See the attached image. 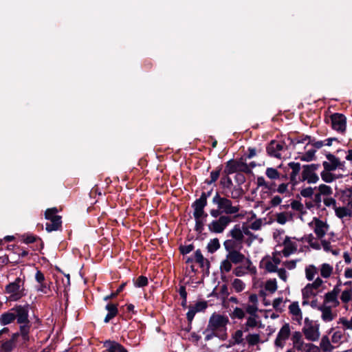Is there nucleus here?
Returning a JSON list of instances; mask_svg holds the SVG:
<instances>
[{
  "instance_id": "27",
  "label": "nucleus",
  "mask_w": 352,
  "mask_h": 352,
  "mask_svg": "<svg viewBox=\"0 0 352 352\" xmlns=\"http://www.w3.org/2000/svg\"><path fill=\"white\" fill-rule=\"evenodd\" d=\"M289 312L292 315V320L300 324L302 315L298 302H294L289 306Z\"/></svg>"
},
{
  "instance_id": "17",
  "label": "nucleus",
  "mask_w": 352,
  "mask_h": 352,
  "mask_svg": "<svg viewBox=\"0 0 352 352\" xmlns=\"http://www.w3.org/2000/svg\"><path fill=\"white\" fill-rule=\"evenodd\" d=\"M309 226L313 228L318 238H322L328 230L329 226L324 221L314 218Z\"/></svg>"
},
{
  "instance_id": "19",
  "label": "nucleus",
  "mask_w": 352,
  "mask_h": 352,
  "mask_svg": "<svg viewBox=\"0 0 352 352\" xmlns=\"http://www.w3.org/2000/svg\"><path fill=\"white\" fill-rule=\"evenodd\" d=\"M327 162H323L324 168L326 170H334L337 168H342L344 163L332 154L327 155Z\"/></svg>"
},
{
  "instance_id": "32",
  "label": "nucleus",
  "mask_w": 352,
  "mask_h": 352,
  "mask_svg": "<svg viewBox=\"0 0 352 352\" xmlns=\"http://www.w3.org/2000/svg\"><path fill=\"white\" fill-rule=\"evenodd\" d=\"M319 324L309 322V340L315 341L320 337Z\"/></svg>"
},
{
  "instance_id": "50",
  "label": "nucleus",
  "mask_w": 352,
  "mask_h": 352,
  "mask_svg": "<svg viewBox=\"0 0 352 352\" xmlns=\"http://www.w3.org/2000/svg\"><path fill=\"white\" fill-rule=\"evenodd\" d=\"M321 247H322L323 250L325 252H331L333 255H336V256L339 254V251L338 250L331 249L330 243H329L326 241H322L321 242Z\"/></svg>"
},
{
  "instance_id": "21",
  "label": "nucleus",
  "mask_w": 352,
  "mask_h": 352,
  "mask_svg": "<svg viewBox=\"0 0 352 352\" xmlns=\"http://www.w3.org/2000/svg\"><path fill=\"white\" fill-rule=\"evenodd\" d=\"M294 347L298 351L308 352V345L302 340V333L299 331H295L292 337Z\"/></svg>"
},
{
  "instance_id": "47",
  "label": "nucleus",
  "mask_w": 352,
  "mask_h": 352,
  "mask_svg": "<svg viewBox=\"0 0 352 352\" xmlns=\"http://www.w3.org/2000/svg\"><path fill=\"white\" fill-rule=\"evenodd\" d=\"M195 219V229L199 233H201L204 229V224L206 221V218H199Z\"/></svg>"
},
{
  "instance_id": "5",
  "label": "nucleus",
  "mask_w": 352,
  "mask_h": 352,
  "mask_svg": "<svg viewBox=\"0 0 352 352\" xmlns=\"http://www.w3.org/2000/svg\"><path fill=\"white\" fill-rule=\"evenodd\" d=\"M212 203L217 206V208L221 210L224 215L235 214L239 212L240 206L239 204H233L232 201L224 197L220 196L217 192L212 198Z\"/></svg>"
},
{
  "instance_id": "55",
  "label": "nucleus",
  "mask_w": 352,
  "mask_h": 352,
  "mask_svg": "<svg viewBox=\"0 0 352 352\" xmlns=\"http://www.w3.org/2000/svg\"><path fill=\"white\" fill-rule=\"evenodd\" d=\"M342 336H343V335L341 331H336L333 333V334L331 337V342L333 344H338L340 342V341L342 338Z\"/></svg>"
},
{
  "instance_id": "9",
  "label": "nucleus",
  "mask_w": 352,
  "mask_h": 352,
  "mask_svg": "<svg viewBox=\"0 0 352 352\" xmlns=\"http://www.w3.org/2000/svg\"><path fill=\"white\" fill-rule=\"evenodd\" d=\"M232 221L230 216L221 215L217 219L212 221L208 228L210 232L216 234L223 232L228 226Z\"/></svg>"
},
{
  "instance_id": "6",
  "label": "nucleus",
  "mask_w": 352,
  "mask_h": 352,
  "mask_svg": "<svg viewBox=\"0 0 352 352\" xmlns=\"http://www.w3.org/2000/svg\"><path fill=\"white\" fill-rule=\"evenodd\" d=\"M288 165L292 169L290 179L293 185L308 179V165H301L299 162H294L289 163Z\"/></svg>"
},
{
  "instance_id": "16",
  "label": "nucleus",
  "mask_w": 352,
  "mask_h": 352,
  "mask_svg": "<svg viewBox=\"0 0 352 352\" xmlns=\"http://www.w3.org/2000/svg\"><path fill=\"white\" fill-rule=\"evenodd\" d=\"M315 191L316 189L309 188V198L313 199L317 204L321 202L322 195L326 196L332 193L331 188L325 184L320 185L318 190L316 192Z\"/></svg>"
},
{
  "instance_id": "20",
  "label": "nucleus",
  "mask_w": 352,
  "mask_h": 352,
  "mask_svg": "<svg viewBox=\"0 0 352 352\" xmlns=\"http://www.w3.org/2000/svg\"><path fill=\"white\" fill-rule=\"evenodd\" d=\"M20 342L21 344L25 343L22 342L21 333L18 332L14 333L10 340L6 341L2 344V349L4 352H10L15 346L16 344Z\"/></svg>"
},
{
  "instance_id": "49",
  "label": "nucleus",
  "mask_w": 352,
  "mask_h": 352,
  "mask_svg": "<svg viewBox=\"0 0 352 352\" xmlns=\"http://www.w3.org/2000/svg\"><path fill=\"white\" fill-rule=\"evenodd\" d=\"M338 323L342 324L346 329L352 330V317L349 320L344 317L340 318Z\"/></svg>"
},
{
  "instance_id": "14",
  "label": "nucleus",
  "mask_w": 352,
  "mask_h": 352,
  "mask_svg": "<svg viewBox=\"0 0 352 352\" xmlns=\"http://www.w3.org/2000/svg\"><path fill=\"white\" fill-rule=\"evenodd\" d=\"M233 274L236 276H243L247 274L256 275V268L253 265L251 260H247L246 262L241 263V265L236 267L233 270Z\"/></svg>"
},
{
  "instance_id": "45",
  "label": "nucleus",
  "mask_w": 352,
  "mask_h": 352,
  "mask_svg": "<svg viewBox=\"0 0 352 352\" xmlns=\"http://www.w3.org/2000/svg\"><path fill=\"white\" fill-rule=\"evenodd\" d=\"M232 286L236 292H241L245 289V283L239 278H235L232 283Z\"/></svg>"
},
{
  "instance_id": "13",
  "label": "nucleus",
  "mask_w": 352,
  "mask_h": 352,
  "mask_svg": "<svg viewBox=\"0 0 352 352\" xmlns=\"http://www.w3.org/2000/svg\"><path fill=\"white\" fill-rule=\"evenodd\" d=\"M250 170L248 164L240 159L239 160H230L227 162L225 168V173L230 175L236 172H248Z\"/></svg>"
},
{
  "instance_id": "7",
  "label": "nucleus",
  "mask_w": 352,
  "mask_h": 352,
  "mask_svg": "<svg viewBox=\"0 0 352 352\" xmlns=\"http://www.w3.org/2000/svg\"><path fill=\"white\" fill-rule=\"evenodd\" d=\"M307 239L286 237L283 241L284 249L282 253L285 256H288L297 250L304 251L302 244Z\"/></svg>"
},
{
  "instance_id": "2",
  "label": "nucleus",
  "mask_w": 352,
  "mask_h": 352,
  "mask_svg": "<svg viewBox=\"0 0 352 352\" xmlns=\"http://www.w3.org/2000/svg\"><path fill=\"white\" fill-rule=\"evenodd\" d=\"M25 281V276L21 274L5 287L4 292L8 302L18 301L26 295Z\"/></svg>"
},
{
  "instance_id": "57",
  "label": "nucleus",
  "mask_w": 352,
  "mask_h": 352,
  "mask_svg": "<svg viewBox=\"0 0 352 352\" xmlns=\"http://www.w3.org/2000/svg\"><path fill=\"white\" fill-rule=\"evenodd\" d=\"M323 201L327 206H329V207L332 206L334 210H335L336 208H337L336 201L331 197L324 198Z\"/></svg>"
},
{
  "instance_id": "28",
  "label": "nucleus",
  "mask_w": 352,
  "mask_h": 352,
  "mask_svg": "<svg viewBox=\"0 0 352 352\" xmlns=\"http://www.w3.org/2000/svg\"><path fill=\"white\" fill-rule=\"evenodd\" d=\"M226 256L234 264H241L246 262L247 260H250L242 254L240 250L228 252Z\"/></svg>"
},
{
  "instance_id": "54",
  "label": "nucleus",
  "mask_w": 352,
  "mask_h": 352,
  "mask_svg": "<svg viewBox=\"0 0 352 352\" xmlns=\"http://www.w3.org/2000/svg\"><path fill=\"white\" fill-rule=\"evenodd\" d=\"M329 170L323 171L321 173L322 179L326 182H331L334 180L335 177L331 173L329 172Z\"/></svg>"
},
{
  "instance_id": "37",
  "label": "nucleus",
  "mask_w": 352,
  "mask_h": 352,
  "mask_svg": "<svg viewBox=\"0 0 352 352\" xmlns=\"http://www.w3.org/2000/svg\"><path fill=\"white\" fill-rule=\"evenodd\" d=\"M245 339L249 346H254L261 342V336L258 333H249Z\"/></svg>"
},
{
  "instance_id": "22",
  "label": "nucleus",
  "mask_w": 352,
  "mask_h": 352,
  "mask_svg": "<svg viewBox=\"0 0 352 352\" xmlns=\"http://www.w3.org/2000/svg\"><path fill=\"white\" fill-rule=\"evenodd\" d=\"M321 312V318L325 322H329L337 317V313L333 312L330 306L321 305L318 307Z\"/></svg>"
},
{
  "instance_id": "59",
  "label": "nucleus",
  "mask_w": 352,
  "mask_h": 352,
  "mask_svg": "<svg viewBox=\"0 0 352 352\" xmlns=\"http://www.w3.org/2000/svg\"><path fill=\"white\" fill-rule=\"evenodd\" d=\"M338 298L337 296L331 294L330 292H327L324 295V302L325 303H331Z\"/></svg>"
},
{
  "instance_id": "33",
  "label": "nucleus",
  "mask_w": 352,
  "mask_h": 352,
  "mask_svg": "<svg viewBox=\"0 0 352 352\" xmlns=\"http://www.w3.org/2000/svg\"><path fill=\"white\" fill-rule=\"evenodd\" d=\"M106 309L108 311V314L104 318V322H109L112 318H113L118 314L117 305L113 303H109L106 305Z\"/></svg>"
},
{
  "instance_id": "40",
  "label": "nucleus",
  "mask_w": 352,
  "mask_h": 352,
  "mask_svg": "<svg viewBox=\"0 0 352 352\" xmlns=\"http://www.w3.org/2000/svg\"><path fill=\"white\" fill-rule=\"evenodd\" d=\"M231 261L226 256V259L223 260L220 265V270L221 273H228L231 271L232 265Z\"/></svg>"
},
{
  "instance_id": "11",
  "label": "nucleus",
  "mask_w": 352,
  "mask_h": 352,
  "mask_svg": "<svg viewBox=\"0 0 352 352\" xmlns=\"http://www.w3.org/2000/svg\"><path fill=\"white\" fill-rule=\"evenodd\" d=\"M207 195L203 192L192 205L193 216L195 219L207 218L208 214L204 212V208L207 205Z\"/></svg>"
},
{
  "instance_id": "56",
  "label": "nucleus",
  "mask_w": 352,
  "mask_h": 352,
  "mask_svg": "<svg viewBox=\"0 0 352 352\" xmlns=\"http://www.w3.org/2000/svg\"><path fill=\"white\" fill-rule=\"evenodd\" d=\"M233 316L238 319H242L245 316V312L241 308L236 307L233 311Z\"/></svg>"
},
{
  "instance_id": "44",
  "label": "nucleus",
  "mask_w": 352,
  "mask_h": 352,
  "mask_svg": "<svg viewBox=\"0 0 352 352\" xmlns=\"http://www.w3.org/2000/svg\"><path fill=\"white\" fill-rule=\"evenodd\" d=\"M258 321L254 316H250L248 318L247 321L245 324V331H248L250 329L254 328L257 326Z\"/></svg>"
},
{
  "instance_id": "31",
  "label": "nucleus",
  "mask_w": 352,
  "mask_h": 352,
  "mask_svg": "<svg viewBox=\"0 0 352 352\" xmlns=\"http://www.w3.org/2000/svg\"><path fill=\"white\" fill-rule=\"evenodd\" d=\"M324 289V284L323 280L317 277L311 283H309V293H314V290H316V292H320Z\"/></svg>"
},
{
  "instance_id": "52",
  "label": "nucleus",
  "mask_w": 352,
  "mask_h": 352,
  "mask_svg": "<svg viewBox=\"0 0 352 352\" xmlns=\"http://www.w3.org/2000/svg\"><path fill=\"white\" fill-rule=\"evenodd\" d=\"M248 226L251 230H259L262 226V220L261 219H257L253 222L248 223Z\"/></svg>"
},
{
  "instance_id": "46",
  "label": "nucleus",
  "mask_w": 352,
  "mask_h": 352,
  "mask_svg": "<svg viewBox=\"0 0 352 352\" xmlns=\"http://www.w3.org/2000/svg\"><path fill=\"white\" fill-rule=\"evenodd\" d=\"M340 299L343 303H347L352 300V289L351 288L349 289L344 290L342 292Z\"/></svg>"
},
{
  "instance_id": "15",
  "label": "nucleus",
  "mask_w": 352,
  "mask_h": 352,
  "mask_svg": "<svg viewBox=\"0 0 352 352\" xmlns=\"http://www.w3.org/2000/svg\"><path fill=\"white\" fill-rule=\"evenodd\" d=\"M332 129L338 132L344 133L346 128V118L341 113L331 116Z\"/></svg>"
},
{
  "instance_id": "26",
  "label": "nucleus",
  "mask_w": 352,
  "mask_h": 352,
  "mask_svg": "<svg viewBox=\"0 0 352 352\" xmlns=\"http://www.w3.org/2000/svg\"><path fill=\"white\" fill-rule=\"evenodd\" d=\"M258 300L256 294H252L249 296L248 303L245 306L246 312L252 316H255L257 311Z\"/></svg>"
},
{
  "instance_id": "51",
  "label": "nucleus",
  "mask_w": 352,
  "mask_h": 352,
  "mask_svg": "<svg viewBox=\"0 0 352 352\" xmlns=\"http://www.w3.org/2000/svg\"><path fill=\"white\" fill-rule=\"evenodd\" d=\"M195 259L197 263L200 264L201 266H204V262L206 261L204 256L201 254V252L200 250H197L195 252Z\"/></svg>"
},
{
  "instance_id": "18",
  "label": "nucleus",
  "mask_w": 352,
  "mask_h": 352,
  "mask_svg": "<svg viewBox=\"0 0 352 352\" xmlns=\"http://www.w3.org/2000/svg\"><path fill=\"white\" fill-rule=\"evenodd\" d=\"M290 335V327L289 324H285L280 329L275 340L274 344L276 346L283 348L285 341Z\"/></svg>"
},
{
  "instance_id": "30",
  "label": "nucleus",
  "mask_w": 352,
  "mask_h": 352,
  "mask_svg": "<svg viewBox=\"0 0 352 352\" xmlns=\"http://www.w3.org/2000/svg\"><path fill=\"white\" fill-rule=\"evenodd\" d=\"M334 211L336 215L340 219L352 217V208L346 205L344 206H337Z\"/></svg>"
},
{
  "instance_id": "35",
  "label": "nucleus",
  "mask_w": 352,
  "mask_h": 352,
  "mask_svg": "<svg viewBox=\"0 0 352 352\" xmlns=\"http://www.w3.org/2000/svg\"><path fill=\"white\" fill-rule=\"evenodd\" d=\"M333 270V267L329 264L323 263L320 267V275L324 278H328L331 276Z\"/></svg>"
},
{
  "instance_id": "36",
  "label": "nucleus",
  "mask_w": 352,
  "mask_h": 352,
  "mask_svg": "<svg viewBox=\"0 0 352 352\" xmlns=\"http://www.w3.org/2000/svg\"><path fill=\"white\" fill-rule=\"evenodd\" d=\"M320 348L324 352H330L333 349L334 346L331 344L329 339L327 336H323L320 341Z\"/></svg>"
},
{
  "instance_id": "39",
  "label": "nucleus",
  "mask_w": 352,
  "mask_h": 352,
  "mask_svg": "<svg viewBox=\"0 0 352 352\" xmlns=\"http://www.w3.org/2000/svg\"><path fill=\"white\" fill-rule=\"evenodd\" d=\"M292 219V215L289 212H280L276 214V221L280 224H285Z\"/></svg>"
},
{
  "instance_id": "64",
  "label": "nucleus",
  "mask_w": 352,
  "mask_h": 352,
  "mask_svg": "<svg viewBox=\"0 0 352 352\" xmlns=\"http://www.w3.org/2000/svg\"><path fill=\"white\" fill-rule=\"evenodd\" d=\"M219 170H214V171H212L211 173H210V181L208 182V184H212L213 182H215L219 177Z\"/></svg>"
},
{
  "instance_id": "43",
  "label": "nucleus",
  "mask_w": 352,
  "mask_h": 352,
  "mask_svg": "<svg viewBox=\"0 0 352 352\" xmlns=\"http://www.w3.org/2000/svg\"><path fill=\"white\" fill-rule=\"evenodd\" d=\"M265 289L271 293H274L277 289V283L276 279H270L265 284Z\"/></svg>"
},
{
  "instance_id": "48",
  "label": "nucleus",
  "mask_w": 352,
  "mask_h": 352,
  "mask_svg": "<svg viewBox=\"0 0 352 352\" xmlns=\"http://www.w3.org/2000/svg\"><path fill=\"white\" fill-rule=\"evenodd\" d=\"M267 177L271 179H278L280 176L278 170L274 168H267L265 171Z\"/></svg>"
},
{
  "instance_id": "29",
  "label": "nucleus",
  "mask_w": 352,
  "mask_h": 352,
  "mask_svg": "<svg viewBox=\"0 0 352 352\" xmlns=\"http://www.w3.org/2000/svg\"><path fill=\"white\" fill-rule=\"evenodd\" d=\"M104 346L106 349L102 352H128L120 344L113 341H106Z\"/></svg>"
},
{
  "instance_id": "58",
  "label": "nucleus",
  "mask_w": 352,
  "mask_h": 352,
  "mask_svg": "<svg viewBox=\"0 0 352 352\" xmlns=\"http://www.w3.org/2000/svg\"><path fill=\"white\" fill-rule=\"evenodd\" d=\"M204 333L206 334L205 340L207 341L211 340L214 337H217V333L215 331H211V330H208V326H207Z\"/></svg>"
},
{
  "instance_id": "23",
  "label": "nucleus",
  "mask_w": 352,
  "mask_h": 352,
  "mask_svg": "<svg viewBox=\"0 0 352 352\" xmlns=\"http://www.w3.org/2000/svg\"><path fill=\"white\" fill-rule=\"evenodd\" d=\"M207 307V302L204 301L198 302L195 305L190 306L186 314L187 319L191 322L197 312L204 311Z\"/></svg>"
},
{
  "instance_id": "38",
  "label": "nucleus",
  "mask_w": 352,
  "mask_h": 352,
  "mask_svg": "<svg viewBox=\"0 0 352 352\" xmlns=\"http://www.w3.org/2000/svg\"><path fill=\"white\" fill-rule=\"evenodd\" d=\"M291 206H292V209L299 212V214H300L299 217L300 218L301 220L303 221V217H302L303 214H305L306 213V212L303 210H304L303 204L300 201H299L298 200H295L292 202Z\"/></svg>"
},
{
  "instance_id": "41",
  "label": "nucleus",
  "mask_w": 352,
  "mask_h": 352,
  "mask_svg": "<svg viewBox=\"0 0 352 352\" xmlns=\"http://www.w3.org/2000/svg\"><path fill=\"white\" fill-rule=\"evenodd\" d=\"M220 248V243L219 239L214 238L211 239L207 245V250L210 253H214Z\"/></svg>"
},
{
  "instance_id": "3",
  "label": "nucleus",
  "mask_w": 352,
  "mask_h": 352,
  "mask_svg": "<svg viewBox=\"0 0 352 352\" xmlns=\"http://www.w3.org/2000/svg\"><path fill=\"white\" fill-rule=\"evenodd\" d=\"M228 322V316L214 313L208 321V330L217 332V337L222 340H225L228 338L227 325Z\"/></svg>"
},
{
  "instance_id": "10",
  "label": "nucleus",
  "mask_w": 352,
  "mask_h": 352,
  "mask_svg": "<svg viewBox=\"0 0 352 352\" xmlns=\"http://www.w3.org/2000/svg\"><path fill=\"white\" fill-rule=\"evenodd\" d=\"M280 263V253L275 252L272 256H265L261 261V266L267 272L272 273L277 270V266Z\"/></svg>"
},
{
  "instance_id": "12",
  "label": "nucleus",
  "mask_w": 352,
  "mask_h": 352,
  "mask_svg": "<svg viewBox=\"0 0 352 352\" xmlns=\"http://www.w3.org/2000/svg\"><path fill=\"white\" fill-rule=\"evenodd\" d=\"M287 149V146L280 142L272 141L267 147V153L276 158H285L287 154L285 153Z\"/></svg>"
},
{
  "instance_id": "42",
  "label": "nucleus",
  "mask_w": 352,
  "mask_h": 352,
  "mask_svg": "<svg viewBox=\"0 0 352 352\" xmlns=\"http://www.w3.org/2000/svg\"><path fill=\"white\" fill-rule=\"evenodd\" d=\"M243 333L242 330H236L232 336V339L233 340L232 344H241L243 341Z\"/></svg>"
},
{
  "instance_id": "62",
  "label": "nucleus",
  "mask_w": 352,
  "mask_h": 352,
  "mask_svg": "<svg viewBox=\"0 0 352 352\" xmlns=\"http://www.w3.org/2000/svg\"><path fill=\"white\" fill-rule=\"evenodd\" d=\"M277 273H278V276H279V278L283 280V281H287V272L285 271V269H279V270H276Z\"/></svg>"
},
{
  "instance_id": "24",
  "label": "nucleus",
  "mask_w": 352,
  "mask_h": 352,
  "mask_svg": "<svg viewBox=\"0 0 352 352\" xmlns=\"http://www.w3.org/2000/svg\"><path fill=\"white\" fill-rule=\"evenodd\" d=\"M339 200L344 205L352 208V187L346 188L338 192Z\"/></svg>"
},
{
  "instance_id": "34",
  "label": "nucleus",
  "mask_w": 352,
  "mask_h": 352,
  "mask_svg": "<svg viewBox=\"0 0 352 352\" xmlns=\"http://www.w3.org/2000/svg\"><path fill=\"white\" fill-rule=\"evenodd\" d=\"M15 319L16 316L14 315V312L10 310L0 316V324L1 325H7L12 323Z\"/></svg>"
},
{
  "instance_id": "8",
  "label": "nucleus",
  "mask_w": 352,
  "mask_h": 352,
  "mask_svg": "<svg viewBox=\"0 0 352 352\" xmlns=\"http://www.w3.org/2000/svg\"><path fill=\"white\" fill-rule=\"evenodd\" d=\"M57 212L56 208H49L45 211V218L50 221L45 225L47 232L58 230L61 227V217L56 214Z\"/></svg>"
},
{
  "instance_id": "61",
  "label": "nucleus",
  "mask_w": 352,
  "mask_h": 352,
  "mask_svg": "<svg viewBox=\"0 0 352 352\" xmlns=\"http://www.w3.org/2000/svg\"><path fill=\"white\" fill-rule=\"evenodd\" d=\"M193 248H194L193 245L191 244L188 245L182 246L180 248V251H181L182 254H187L190 253L191 251H192Z\"/></svg>"
},
{
  "instance_id": "25",
  "label": "nucleus",
  "mask_w": 352,
  "mask_h": 352,
  "mask_svg": "<svg viewBox=\"0 0 352 352\" xmlns=\"http://www.w3.org/2000/svg\"><path fill=\"white\" fill-rule=\"evenodd\" d=\"M243 241L242 240H237L234 238L231 239H227L224 241L223 245L227 253L232 251H238L242 248V244Z\"/></svg>"
},
{
  "instance_id": "63",
  "label": "nucleus",
  "mask_w": 352,
  "mask_h": 352,
  "mask_svg": "<svg viewBox=\"0 0 352 352\" xmlns=\"http://www.w3.org/2000/svg\"><path fill=\"white\" fill-rule=\"evenodd\" d=\"M288 184H281L278 186L277 192L280 194H284L288 192Z\"/></svg>"
},
{
  "instance_id": "1",
  "label": "nucleus",
  "mask_w": 352,
  "mask_h": 352,
  "mask_svg": "<svg viewBox=\"0 0 352 352\" xmlns=\"http://www.w3.org/2000/svg\"><path fill=\"white\" fill-rule=\"evenodd\" d=\"M11 311L14 312L17 323L20 324L19 333H21L22 342L27 343L30 340L29 333L31 327L28 319V306L16 305Z\"/></svg>"
},
{
  "instance_id": "60",
  "label": "nucleus",
  "mask_w": 352,
  "mask_h": 352,
  "mask_svg": "<svg viewBox=\"0 0 352 352\" xmlns=\"http://www.w3.org/2000/svg\"><path fill=\"white\" fill-rule=\"evenodd\" d=\"M282 201V199L280 196L276 195L274 196L270 201V205L272 207H276L280 204Z\"/></svg>"
},
{
  "instance_id": "4",
  "label": "nucleus",
  "mask_w": 352,
  "mask_h": 352,
  "mask_svg": "<svg viewBox=\"0 0 352 352\" xmlns=\"http://www.w3.org/2000/svg\"><path fill=\"white\" fill-rule=\"evenodd\" d=\"M248 226V223H243L242 225H235L230 231V236L237 240H242L248 246H250L256 239L254 235Z\"/></svg>"
},
{
  "instance_id": "53",
  "label": "nucleus",
  "mask_w": 352,
  "mask_h": 352,
  "mask_svg": "<svg viewBox=\"0 0 352 352\" xmlns=\"http://www.w3.org/2000/svg\"><path fill=\"white\" fill-rule=\"evenodd\" d=\"M148 284V279L146 276H139L135 282V285L138 287L146 286Z\"/></svg>"
}]
</instances>
